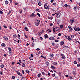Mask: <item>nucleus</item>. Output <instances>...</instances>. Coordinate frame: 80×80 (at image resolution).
<instances>
[{
	"mask_svg": "<svg viewBox=\"0 0 80 80\" xmlns=\"http://www.w3.org/2000/svg\"><path fill=\"white\" fill-rule=\"evenodd\" d=\"M59 28L58 27H56L55 28V27H53L52 28V32H53V33H55V31H58V30H59Z\"/></svg>",
	"mask_w": 80,
	"mask_h": 80,
	"instance_id": "1",
	"label": "nucleus"
},
{
	"mask_svg": "<svg viewBox=\"0 0 80 80\" xmlns=\"http://www.w3.org/2000/svg\"><path fill=\"white\" fill-rule=\"evenodd\" d=\"M40 20H37L35 23V25L36 26H38L39 25H40Z\"/></svg>",
	"mask_w": 80,
	"mask_h": 80,
	"instance_id": "2",
	"label": "nucleus"
},
{
	"mask_svg": "<svg viewBox=\"0 0 80 80\" xmlns=\"http://www.w3.org/2000/svg\"><path fill=\"white\" fill-rule=\"evenodd\" d=\"M74 18L70 19V21L71 22V24H73V22H74Z\"/></svg>",
	"mask_w": 80,
	"mask_h": 80,
	"instance_id": "3",
	"label": "nucleus"
},
{
	"mask_svg": "<svg viewBox=\"0 0 80 80\" xmlns=\"http://www.w3.org/2000/svg\"><path fill=\"white\" fill-rule=\"evenodd\" d=\"M30 17H36V15L34 13H32L31 15H30Z\"/></svg>",
	"mask_w": 80,
	"mask_h": 80,
	"instance_id": "4",
	"label": "nucleus"
},
{
	"mask_svg": "<svg viewBox=\"0 0 80 80\" xmlns=\"http://www.w3.org/2000/svg\"><path fill=\"white\" fill-rule=\"evenodd\" d=\"M61 56H62V59H64V60L65 59V58H66L65 56V55H63V54H61Z\"/></svg>",
	"mask_w": 80,
	"mask_h": 80,
	"instance_id": "5",
	"label": "nucleus"
},
{
	"mask_svg": "<svg viewBox=\"0 0 80 80\" xmlns=\"http://www.w3.org/2000/svg\"><path fill=\"white\" fill-rule=\"evenodd\" d=\"M68 39V40H69V41H71V40H72V38H71L70 37V36H68V38H67Z\"/></svg>",
	"mask_w": 80,
	"mask_h": 80,
	"instance_id": "6",
	"label": "nucleus"
},
{
	"mask_svg": "<svg viewBox=\"0 0 80 80\" xmlns=\"http://www.w3.org/2000/svg\"><path fill=\"white\" fill-rule=\"evenodd\" d=\"M44 7L45 9H47L48 8V6H47V4H45L44 5Z\"/></svg>",
	"mask_w": 80,
	"mask_h": 80,
	"instance_id": "7",
	"label": "nucleus"
},
{
	"mask_svg": "<svg viewBox=\"0 0 80 80\" xmlns=\"http://www.w3.org/2000/svg\"><path fill=\"white\" fill-rule=\"evenodd\" d=\"M49 63H49V62L48 61L46 62L45 63V64L46 65L47 67H48V65H49Z\"/></svg>",
	"mask_w": 80,
	"mask_h": 80,
	"instance_id": "8",
	"label": "nucleus"
},
{
	"mask_svg": "<svg viewBox=\"0 0 80 80\" xmlns=\"http://www.w3.org/2000/svg\"><path fill=\"white\" fill-rule=\"evenodd\" d=\"M13 38H16L17 37V35L15 34H14L13 36Z\"/></svg>",
	"mask_w": 80,
	"mask_h": 80,
	"instance_id": "9",
	"label": "nucleus"
},
{
	"mask_svg": "<svg viewBox=\"0 0 80 80\" xmlns=\"http://www.w3.org/2000/svg\"><path fill=\"white\" fill-rule=\"evenodd\" d=\"M49 40H54V38L53 37H50L49 38Z\"/></svg>",
	"mask_w": 80,
	"mask_h": 80,
	"instance_id": "10",
	"label": "nucleus"
},
{
	"mask_svg": "<svg viewBox=\"0 0 80 80\" xmlns=\"http://www.w3.org/2000/svg\"><path fill=\"white\" fill-rule=\"evenodd\" d=\"M78 8V7L77 6H76L75 7H74V8H73L74 10V11H76L77 9Z\"/></svg>",
	"mask_w": 80,
	"mask_h": 80,
	"instance_id": "11",
	"label": "nucleus"
},
{
	"mask_svg": "<svg viewBox=\"0 0 80 80\" xmlns=\"http://www.w3.org/2000/svg\"><path fill=\"white\" fill-rule=\"evenodd\" d=\"M3 38H4L5 40L6 41L8 40V38H7V36H4V37H3Z\"/></svg>",
	"mask_w": 80,
	"mask_h": 80,
	"instance_id": "12",
	"label": "nucleus"
},
{
	"mask_svg": "<svg viewBox=\"0 0 80 80\" xmlns=\"http://www.w3.org/2000/svg\"><path fill=\"white\" fill-rule=\"evenodd\" d=\"M68 27L69 30H73V29H72V27H71V26L69 25L68 26Z\"/></svg>",
	"mask_w": 80,
	"mask_h": 80,
	"instance_id": "13",
	"label": "nucleus"
},
{
	"mask_svg": "<svg viewBox=\"0 0 80 80\" xmlns=\"http://www.w3.org/2000/svg\"><path fill=\"white\" fill-rule=\"evenodd\" d=\"M64 44V42H63V41H62L60 42V45H63Z\"/></svg>",
	"mask_w": 80,
	"mask_h": 80,
	"instance_id": "14",
	"label": "nucleus"
},
{
	"mask_svg": "<svg viewBox=\"0 0 80 80\" xmlns=\"http://www.w3.org/2000/svg\"><path fill=\"white\" fill-rule=\"evenodd\" d=\"M1 46H2V47H5L6 45H5V43H3L1 44Z\"/></svg>",
	"mask_w": 80,
	"mask_h": 80,
	"instance_id": "15",
	"label": "nucleus"
},
{
	"mask_svg": "<svg viewBox=\"0 0 80 80\" xmlns=\"http://www.w3.org/2000/svg\"><path fill=\"white\" fill-rule=\"evenodd\" d=\"M44 37H45V38L46 39V38H47L48 37V35L47 34H46L44 35Z\"/></svg>",
	"mask_w": 80,
	"mask_h": 80,
	"instance_id": "16",
	"label": "nucleus"
},
{
	"mask_svg": "<svg viewBox=\"0 0 80 80\" xmlns=\"http://www.w3.org/2000/svg\"><path fill=\"white\" fill-rule=\"evenodd\" d=\"M60 20L59 19H57V22L58 24H59V23H60Z\"/></svg>",
	"mask_w": 80,
	"mask_h": 80,
	"instance_id": "17",
	"label": "nucleus"
},
{
	"mask_svg": "<svg viewBox=\"0 0 80 80\" xmlns=\"http://www.w3.org/2000/svg\"><path fill=\"white\" fill-rule=\"evenodd\" d=\"M51 67L52 68V69H53V70H54L55 69V66L53 65H52L51 66Z\"/></svg>",
	"mask_w": 80,
	"mask_h": 80,
	"instance_id": "18",
	"label": "nucleus"
},
{
	"mask_svg": "<svg viewBox=\"0 0 80 80\" xmlns=\"http://www.w3.org/2000/svg\"><path fill=\"white\" fill-rule=\"evenodd\" d=\"M41 72L42 74V75H46L47 76V74L45 73L44 72H42V71H41Z\"/></svg>",
	"mask_w": 80,
	"mask_h": 80,
	"instance_id": "19",
	"label": "nucleus"
},
{
	"mask_svg": "<svg viewBox=\"0 0 80 80\" xmlns=\"http://www.w3.org/2000/svg\"><path fill=\"white\" fill-rule=\"evenodd\" d=\"M53 64L54 65H57L58 64V63L57 62H54L53 63Z\"/></svg>",
	"mask_w": 80,
	"mask_h": 80,
	"instance_id": "20",
	"label": "nucleus"
},
{
	"mask_svg": "<svg viewBox=\"0 0 80 80\" xmlns=\"http://www.w3.org/2000/svg\"><path fill=\"white\" fill-rule=\"evenodd\" d=\"M8 1L6 0L5 1V4L6 5H7V4H8Z\"/></svg>",
	"mask_w": 80,
	"mask_h": 80,
	"instance_id": "21",
	"label": "nucleus"
},
{
	"mask_svg": "<svg viewBox=\"0 0 80 80\" xmlns=\"http://www.w3.org/2000/svg\"><path fill=\"white\" fill-rule=\"evenodd\" d=\"M25 72L26 73H28V74H29V73H30V72L28 70H26L25 71Z\"/></svg>",
	"mask_w": 80,
	"mask_h": 80,
	"instance_id": "22",
	"label": "nucleus"
},
{
	"mask_svg": "<svg viewBox=\"0 0 80 80\" xmlns=\"http://www.w3.org/2000/svg\"><path fill=\"white\" fill-rule=\"evenodd\" d=\"M49 56L50 57H51V58H52V57H53V54H50L49 55Z\"/></svg>",
	"mask_w": 80,
	"mask_h": 80,
	"instance_id": "23",
	"label": "nucleus"
},
{
	"mask_svg": "<svg viewBox=\"0 0 80 80\" xmlns=\"http://www.w3.org/2000/svg\"><path fill=\"white\" fill-rule=\"evenodd\" d=\"M24 29H25V30H26V31H27V32H28V28H27V27H25L24 28Z\"/></svg>",
	"mask_w": 80,
	"mask_h": 80,
	"instance_id": "24",
	"label": "nucleus"
},
{
	"mask_svg": "<svg viewBox=\"0 0 80 80\" xmlns=\"http://www.w3.org/2000/svg\"><path fill=\"white\" fill-rule=\"evenodd\" d=\"M22 66L23 67H25V63H23L22 64Z\"/></svg>",
	"mask_w": 80,
	"mask_h": 80,
	"instance_id": "25",
	"label": "nucleus"
},
{
	"mask_svg": "<svg viewBox=\"0 0 80 80\" xmlns=\"http://www.w3.org/2000/svg\"><path fill=\"white\" fill-rule=\"evenodd\" d=\"M33 42H38V40L35 39L34 40Z\"/></svg>",
	"mask_w": 80,
	"mask_h": 80,
	"instance_id": "26",
	"label": "nucleus"
},
{
	"mask_svg": "<svg viewBox=\"0 0 80 80\" xmlns=\"http://www.w3.org/2000/svg\"><path fill=\"white\" fill-rule=\"evenodd\" d=\"M16 72L18 75H20V72L18 71H16Z\"/></svg>",
	"mask_w": 80,
	"mask_h": 80,
	"instance_id": "27",
	"label": "nucleus"
},
{
	"mask_svg": "<svg viewBox=\"0 0 80 80\" xmlns=\"http://www.w3.org/2000/svg\"><path fill=\"white\" fill-rule=\"evenodd\" d=\"M26 78V77H22V79L23 80H25V79Z\"/></svg>",
	"mask_w": 80,
	"mask_h": 80,
	"instance_id": "28",
	"label": "nucleus"
},
{
	"mask_svg": "<svg viewBox=\"0 0 80 80\" xmlns=\"http://www.w3.org/2000/svg\"><path fill=\"white\" fill-rule=\"evenodd\" d=\"M77 27L76 26H75L74 28V29L75 31H77Z\"/></svg>",
	"mask_w": 80,
	"mask_h": 80,
	"instance_id": "29",
	"label": "nucleus"
},
{
	"mask_svg": "<svg viewBox=\"0 0 80 80\" xmlns=\"http://www.w3.org/2000/svg\"><path fill=\"white\" fill-rule=\"evenodd\" d=\"M38 5L39 6H41V5H42V3H41V2H39L38 3Z\"/></svg>",
	"mask_w": 80,
	"mask_h": 80,
	"instance_id": "30",
	"label": "nucleus"
},
{
	"mask_svg": "<svg viewBox=\"0 0 80 80\" xmlns=\"http://www.w3.org/2000/svg\"><path fill=\"white\" fill-rule=\"evenodd\" d=\"M60 27L61 28H63V26L62 25H60Z\"/></svg>",
	"mask_w": 80,
	"mask_h": 80,
	"instance_id": "31",
	"label": "nucleus"
},
{
	"mask_svg": "<svg viewBox=\"0 0 80 80\" xmlns=\"http://www.w3.org/2000/svg\"><path fill=\"white\" fill-rule=\"evenodd\" d=\"M58 13H56V15H57V16H58V15H59V13H60V11H58Z\"/></svg>",
	"mask_w": 80,
	"mask_h": 80,
	"instance_id": "32",
	"label": "nucleus"
},
{
	"mask_svg": "<svg viewBox=\"0 0 80 80\" xmlns=\"http://www.w3.org/2000/svg\"><path fill=\"white\" fill-rule=\"evenodd\" d=\"M8 50L9 51V52H10V51H11L12 50V49H11V48L10 47H9L8 48Z\"/></svg>",
	"mask_w": 80,
	"mask_h": 80,
	"instance_id": "33",
	"label": "nucleus"
},
{
	"mask_svg": "<svg viewBox=\"0 0 80 80\" xmlns=\"http://www.w3.org/2000/svg\"><path fill=\"white\" fill-rule=\"evenodd\" d=\"M60 15H61V13L59 14V15H58L57 16V18H58L59 17H60Z\"/></svg>",
	"mask_w": 80,
	"mask_h": 80,
	"instance_id": "34",
	"label": "nucleus"
},
{
	"mask_svg": "<svg viewBox=\"0 0 80 80\" xmlns=\"http://www.w3.org/2000/svg\"><path fill=\"white\" fill-rule=\"evenodd\" d=\"M77 58L78 60V62H80V58Z\"/></svg>",
	"mask_w": 80,
	"mask_h": 80,
	"instance_id": "35",
	"label": "nucleus"
},
{
	"mask_svg": "<svg viewBox=\"0 0 80 80\" xmlns=\"http://www.w3.org/2000/svg\"><path fill=\"white\" fill-rule=\"evenodd\" d=\"M72 74H73V75H75L76 74V73L75 72V71H73Z\"/></svg>",
	"mask_w": 80,
	"mask_h": 80,
	"instance_id": "36",
	"label": "nucleus"
},
{
	"mask_svg": "<svg viewBox=\"0 0 80 80\" xmlns=\"http://www.w3.org/2000/svg\"><path fill=\"white\" fill-rule=\"evenodd\" d=\"M53 5H54L55 6H57V4H56V3H55V2L53 3Z\"/></svg>",
	"mask_w": 80,
	"mask_h": 80,
	"instance_id": "37",
	"label": "nucleus"
},
{
	"mask_svg": "<svg viewBox=\"0 0 80 80\" xmlns=\"http://www.w3.org/2000/svg\"><path fill=\"white\" fill-rule=\"evenodd\" d=\"M29 59L31 60H33V58H29Z\"/></svg>",
	"mask_w": 80,
	"mask_h": 80,
	"instance_id": "38",
	"label": "nucleus"
},
{
	"mask_svg": "<svg viewBox=\"0 0 80 80\" xmlns=\"http://www.w3.org/2000/svg\"><path fill=\"white\" fill-rule=\"evenodd\" d=\"M4 67V65L3 64H2L1 65V68H3Z\"/></svg>",
	"mask_w": 80,
	"mask_h": 80,
	"instance_id": "39",
	"label": "nucleus"
},
{
	"mask_svg": "<svg viewBox=\"0 0 80 80\" xmlns=\"http://www.w3.org/2000/svg\"><path fill=\"white\" fill-rule=\"evenodd\" d=\"M80 28H77V31H80Z\"/></svg>",
	"mask_w": 80,
	"mask_h": 80,
	"instance_id": "40",
	"label": "nucleus"
},
{
	"mask_svg": "<svg viewBox=\"0 0 80 80\" xmlns=\"http://www.w3.org/2000/svg\"><path fill=\"white\" fill-rule=\"evenodd\" d=\"M12 79H15V76H12Z\"/></svg>",
	"mask_w": 80,
	"mask_h": 80,
	"instance_id": "41",
	"label": "nucleus"
},
{
	"mask_svg": "<svg viewBox=\"0 0 80 80\" xmlns=\"http://www.w3.org/2000/svg\"><path fill=\"white\" fill-rule=\"evenodd\" d=\"M71 37L72 38H74V35H71Z\"/></svg>",
	"mask_w": 80,
	"mask_h": 80,
	"instance_id": "42",
	"label": "nucleus"
},
{
	"mask_svg": "<svg viewBox=\"0 0 80 80\" xmlns=\"http://www.w3.org/2000/svg\"><path fill=\"white\" fill-rule=\"evenodd\" d=\"M3 27L4 28H7V27L6 26L3 25Z\"/></svg>",
	"mask_w": 80,
	"mask_h": 80,
	"instance_id": "43",
	"label": "nucleus"
},
{
	"mask_svg": "<svg viewBox=\"0 0 80 80\" xmlns=\"http://www.w3.org/2000/svg\"><path fill=\"white\" fill-rule=\"evenodd\" d=\"M52 75L53 77H54L55 76V73H54L52 74Z\"/></svg>",
	"mask_w": 80,
	"mask_h": 80,
	"instance_id": "44",
	"label": "nucleus"
},
{
	"mask_svg": "<svg viewBox=\"0 0 80 80\" xmlns=\"http://www.w3.org/2000/svg\"><path fill=\"white\" fill-rule=\"evenodd\" d=\"M37 14L38 15L39 17H40V14L38 12L37 13Z\"/></svg>",
	"mask_w": 80,
	"mask_h": 80,
	"instance_id": "45",
	"label": "nucleus"
},
{
	"mask_svg": "<svg viewBox=\"0 0 80 80\" xmlns=\"http://www.w3.org/2000/svg\"><path fill=\"white\" fill-rule=\"evenodd\" d=\"M40 75H41V74H38V77H40Z\"/></svg>",
	"mask_w": 80,
	"mask_h": 80,
	"instance_id": "46",
	"label": "nucleus"
},
{
	"mask_svg": "<svg viewBox=\"0 0 80 80\" xmlns=\"http://www.w3.org/2000/svg\"><path fill=\"white\" fill-rule=\"evenodd\" d=\"M23 9L24 10H25V11H26L27 10V8H25V7L23 8Z\"/></svg>",
	"mask_w": 80,
	"mask_h": 80,
	"instance_id": "47",
	"label": "nucleus"
},
{
	"mask_svg": "<svg viewBox=\"0 0 80 80\" xmlns=\"http://www.w3.org/2000/svg\"><path fill=\"white\" fill-rule=\"evenodd\" d=\"M59 42L58 40H56L55 41V42Z\"/></svg>",
	"mask_w": 80,
	"mask_h": 80,
	"instance_id": "48",
	"label": "nucleus"
},
{
	"mask_svg": "<svg viewBox=\"0 0 80 80\" xmlns=\"http://www.w3.org/2000/svg\"><path fill=\"white\" fill-rule=\"evenodd\" d=\"M22 73L23 74H24V73H25V71H24V70H22Z\"/></svg>",
	"mask_w": 80,
	"mask_h": 80,
	"instance_id": "49",
	"label": "nucleus"
},
{
	"mask_svg": "<svg viewBox=\"0 0 80 80\" xmlns=\"http://www.w3.org/2000/svg\"><path fill=\"white\" fill-rule=\"evenodd\" d=\"M73 63L74 64H77V62L76 61H74Z\"/></svg>",
	"mask_w": 80,
	"mask_h": 80,
	"instance_id": "50",
	"label": "nucleus"
},
{
	"mask_svg": "<svg viewBox=\"0 0 80 80\" xmlns=\"http://www.w3.org/2000/svg\"><path fill=\"white\" fill-rule=\"evenodd\" d=\"M41 34H42L41 32H38V35H41Z\"/></svg>",
	"mask_w": 80,
	"mask_h": 80,
	"instance_id": "51",
	"label": "nucleus"
},
{
	"mask_svg": "<svg viewBox=\"0 0 80 80\" xmlns=\"http://www.w3.org/2000/svg\"><path fill=\"white\" fill-rule=\"evenodd\" d=\"M77 66L78 67H80V64H78Z\"/></svg>",
	"mask_w": 80,
	"mask_h": 80,
	"instance_id": "52",
	"label": "nucleus"
},
{
	"mask_svg": "<svg viewBox=\"0 0 80 80\" xmlns=\"http://www.w3.org/2000/svg\"><path fill=\"white\" fill-rule=\"evenodd\" d=\"M40 48H37L36 49V50H37V51H39V50H40Z\"/></svg>",
	"mask_w": 80,
	"mask_h": 80,
	"instance_id": "53",
	"label": "nucleus"
},
{
	"mask_svg": "<svg viewBox=\"0 0 80 80\" xmlns=\"http://www.w3.org/2000/svg\"><path fill=\"white\" fill-rule=\"evenodd\" d=\"M56 48H58V44L56 45Z\"/></svg>",
	"mask_w": 80,
	"mask_h": 80,
	"instance_id": "54",
	"label": "nucleus"
},
{
	"mask_svg": "<svg viewBox=\"0 0 80 80\" xmlns=\"http://www.w3.org/2000/svg\"><path fill=\"white\" fill-rule=\"evenodd\" d=\"M74 42L75 43H77V39H74Z\"/></svg>",
	"mask_w": 80,
	"mask_h": 80,
	"instance_id": "55",
	"label": "nucleus"
},
{
	"mask_svg": "<svg viewBox=\"0 0 80 80\" xmlns=\"http://www.w3.org/2000/svg\"><path fill=\"white\" fill-rule=\"evenodd\" d=\"M50 26L52 27L53 26V23H51L50 24Z\"/></svg>",
	"mask_w": 80,
	"mask_h": 80,
	"instance_id": "56",
	"label": "nucleus"
},
{
	"mask_svg": "<svg viewBox=\"0 0 80 80\" xmlns=\"http://www.w3.org/2000/svg\"><path fill=\"white\" fill-rule=\"evenodd\" d=\"M41 57L42 58H44L45 59V57H44V56H43V55H41Z\"/></svg>",
	"mask_w": 80,
	"mask_h": 80,
	"instance_id": "57",
	"label": "nucleus"
},
{
	"mask_svg": "<svg viewBox=\"0 0 80 80\" xmlns=\"http://www.w3.org/2000/svg\"><path fill=\"white\" fill-rule=\"evenodd\" d=\"M43 32H44V30H42V31L41 32V34H42V33H43Z\"/></svg>",
	"mask_w": 80,
	"mask_h": 80,
	"instance_id": "58",
	"label": "nucleus"
},
{
	"mask_svg": "<svg viewBox=\"0 0 80 80\" xmlns=\"http://www.w3.org/2000/svg\"><path fill=\"white\" fill-rule=\"evenodd\" d=\"M36 11H37V12H40V10H39V9H36Z\"/></svg>",
	"mask_w": 80,
	"mask_h": 80,
	"instance_id": "59",
	"label": "nucleus"
},
{
	"mask_svg": "<svg viewBox=\"0 0 80 80\" xmlns=\"http://www.w3.org/2000/svg\"><path fill=\"white\" fill-rule=\"evenodd\" d=\"M9 29L12 30V26H10Z\"/></svg>",
	"mask_w": 80,
	"mask_h": 80,
	"instance_id": "60",
	"label": "nucleus"
},
{
	"mask_svg": "<svg viewBox=\"0 0 80 80\" xmlns=\"http://www.w3.org/2000/svg\"><path fill=\"white\" fill-rule=\"evenodd\" d=\"M0 13L1 14H3V12H2V11H0Z\"/></svg>",
	"mask_w": 80,
	"mask_h": 80,
	"instance_id": "61",
	"label": "nucleus"
},
{
	"mask_svg": "<svg viewBox=\"0 0 80 80\" xmlns=\"http://www.w3.org/2000/svg\"><path fill=\"white\" fill-rule=\"evenodd\" d=\"M49 32H48V33H50V32H51V30L49 28Z\"/></svg>",
	"mask_w": 80,
	"mask_h": 80,
	"instance_id": "62",
	"label": "nucleus"
},
{
	"mask_svg": "<svg viewBox=\"0 0 80 80\" xmlns=\"http://www.w3.org/2000/svg\"><path fill=\"white\" fill-rule=\"evenodd\" d=\"M64 6H65L66 7H68V5L66 4L64 5Z\"/></svg>",
	"mask_w": 80,
	"mask_h": 80,
	"instance_id": "63",
	"label": "nucleus"
},
{
	"mask_svg": "<svg viewBox=\"0 0 80 80\" xmlns=\"http://www.w3.org/2000/svg\"><path fill=\"white\" fill-rule=\"evenodd\" d=\"M15 64V62H12V65H14Z\"/></svg>",
	"mask_w": 80,
	"mask_h": 80,
	"instance_id": "64",
	"label": "nucleus"
}]
</instances>
